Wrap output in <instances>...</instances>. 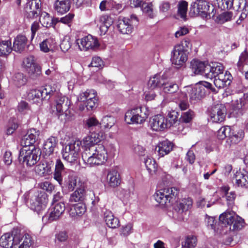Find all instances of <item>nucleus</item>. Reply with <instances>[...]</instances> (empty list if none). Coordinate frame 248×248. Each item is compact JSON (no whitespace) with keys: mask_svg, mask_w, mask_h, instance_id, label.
<instances>
[{"mask_svg":"<svg viewBox=\"0 0 248 248\" xmlns=\"http://www.w3.org/2000/svg\"><path fill=\"white\" fill-rule=\"evenodd\" d=\"M104 138L103 132H93L81 141L84 148L81 156L84 163L92 167L103 165L107 161L108 153L105 147L98 144Z\"/></svg>","mask_w":248,"mask_h":248,"instance_id":"obj_1","label":"nucleus"},{"mask_svg":"<svg viewBox=\"0 0 248 248\" xmlns=\"http://www.w3.org/2000/svg\"><path fill=\"white\" fill-rule=\"evenodd\" d=\"M30 235L6 233L0 238V246L4 248H29L32 244Z\"/></svg>","mask_w":248,"mask_h":248,"instance_id":"obj_2","label":"nucleus"},{"mask_svg":"<svg viewBox=\"0 0 248 248\" xmlns=\"http://www.w3.org/2000/svg\"><path fill=\"white\" fill-rule=\"evenodd\" d=\"M149 115V110L145 107H140L128 110L125 114L124 120L128 124H142Z\"/></svg>","mask_w":248,"mask_h":248,"instance_id":"obj_3","label":"nucleus"},{"mask_svg":"<svg viewBox=\"0 0 248 248\" xmlns=\"http://www.w3.org/2000/svg\"><path fill=\"white\" fill-rule=\"evenodd\" d=\"M41 155V151L38 148H22L19 151V159L27 166L32 167L40 160Z\"/></svg>","mask_w":248,"mask_h":248,"instance_id":"obj_4","label":"nucleus"},{"mask_svg":"<svg viewBox=\"0 0 248 248\" xmlns=\"http://www.w3.org/2000/svg\"><path fill=\"white\" fill-rule=\"evenodd\" d=\"M81 141L79 140L72 141L62 149L63 158L69 163L77 161L79 157Z\"/></svg>","mask_w":248,"mask_h":248,"instance_id":"obj_5","label":"nucleus"},{"mask_svg":"<svg viewBox=\"0 0 248 248\" xmlns=\"http://www.w3.org/2000/svg\"><path fill=\"white\" fill-rule=\"evenodd\" d=\"M171 112L174 113L171 114V130L173 132L176 133L178 132L182 131L184 128L183 124L181 122L186 123H189L192 118L193 112L192 111H188L186 112L183 113L179 120L178 119V112L174 110L171 111Z\"/></svg>","mask_w":248,"mask_h":248,"instance_id":"obj_6","label":"nucleus"},{"mask_svg":"<svg viewBox=\"0 0 248 248\" xmlns=\"http://www.w3.org/2000/svg\"><path fill=\"white\" fill-rule=\"evenodd\" d=\"M71 104L70 100L64 96H59L56 100L55 107L59 117H64V119H69L70 118L69 106ZM62 119V118H61Z\"/></svg>","mask_w":248,"mask_h":248,"instance_id":"obj_7","label":"nucleus"},{"mask_svg":"<svg viewBox=\"0 0 248 248\" xmlns=\"http://www.w3.org/2000/svg\"><path fill=\"white\" fill-rule=\"evenodd\" d=\"M76 43L80 50H96L100 46L97 38L91 35H88L80 39H77Z\"/></svg>","mask_w":248,"mask_h":248,"instance_id":"obj_8","label":"nucleus"},{"mask_svg":"<svg viewBox=\"0 0 248 248\" xmlns=\"http://www.w3.org/2000/svg\"><path fill=\"white\" fill-rule=\"evenodd\" d=\"M30 196L31 198L28 201V202L30 203V207L32 210L39 213L41 210L45 209L47 199L45 193L37 192Z\"/></svg>","mask_w":248,"mask_h":248,"instance_id":"obj_9","label":"nucleus"},{"mask_svg":"<svg viewBox=\"0 0 248 248\" xmlns=\"http://www.w3.org/2000/svg\"><path fill=\"white\" fill-rule=\"evenodd\" d=\"M232 113L235 117L242 116L248 108V94H245L244 96L235 101H232Z\"/></svg>","mask_w":248,"mask_h":248,"instance_id":"obj_10","label":"nucleus"},{"mask_svg":"<svg viewBox=\"0 0 248 248\" xmlns=\"http://www.w3.org/2000/svg\"><path fill=\"white\" fill-rule=\"evenodd\" d=\"M170 195L169 188L167 187L157 190L154 194V197L162 208L168 210L170 207Z\"/></svg>","mask_w":248,"mask_h":248,"instance_id":"obj_11","label":"nucleus"},{"mask_svg":"<svg viewBox=\"0 0 248 248\" xmlns=\"http://www.w3.org/2000/svg\"><path fill=\"white\" fill-rule=\"evenodd\" d=\"M227 109L224 105L217 104L212 107L210 112L211 120L214 123L223 122L226 115Z\"/></svg>","mask_w":248,"mask_h":248,"instance_id":"obj_12","label":"nucleus"},{"mask_svg":"<svg viewBox=\"0 0 248 248\" xmlns=\"http://www.w3.org/2000/svg\"><path fill=\"white\" fill-rule=\"evenodd\" d=\"M168 120L163 116L158 114L150 119L149 125L155 131H163L168 128Z\"/></svg>","mask_w":248,"mask_h":248,"instance_id":"obj_13","label":"nucleus"},{"mask_svg":"<svg viewBox=\"0 0 248 248\" xmlns=\"http://www.w3.org/2000/svg\"><path fill=\"white\" fill-rule=\"evenodd\" d=\"M194 7L196 8V10H200L201 15L207 19L214 16L213 6H210L205 0H197L194 2Z\"/></svg>","mask_w":248,"mask_h":248,"instance_id":"obj_14","label":"nucleus"},{"mask_svg":"<svg viewBox=\"0 0 248 248\" xmlns=\"http://www.w3.org/2000/svg\"><path fill=\"white\" fill-rule=\"evenodd\" d=\"M67 171V170L64 167L62 161L59 159H57L55 164V170L53 173V177L61 186H62L63 180L64 177H66L69 173Z\"/></svg>","mask_w":248,"mask_h":248,"instance_id":"obj_15","label":"nucleus"},{"mask_svg":"<svg viewBox=\"0 0 248 248\" xmlns=\"http://www.w3.org/2000/svg\"><path fill=\"white\" fill-rule=\"evenodd\" d=\"M39 135V131L32 128L28 130L25 135L22 139L21 144L23 148L34 147L33 144L37 140Z\"/></svg>","mask_w":248,"mask_h":248,"instance_id":"obj_16","label":"nucleus"},{"mask_svg":"<svg viewBox=\"0 0 248 248\" xmlns=\"http://www.w3.org/2000/svg\"><path fill=\"white\" fill-rule=\"evenodd\" d=\"M95 22L99 27L100 34L103 35L108 31V28L113 23V20L109 16L102 15L96 18Z\"/></svg>","mask_w":248,"mask_h":248,"instance_id":"obj_17","label":"nucleus"},{"mask_svg":"<svg viewBox=\"0 0 248 248\" xmlns=\"http://www.w3.org/2000/svg\"><path fill=\"white\" fill-rule=\"evenodd\" d=\"M25 8L26 16L29 18H33L38 16L41 5L40 0H28Z\"/></svg>","mask_w":248,"mask_h":248,"instance_id":"obj_18","label":"nucleus"},{"mask_svg":"<svg viewBox=\"0 0 248 248\" xmlns=\"http://www.w3.org/2000/svg\"><path fill=\"white\" fill-rule=\"evenodd\" d=\"M232 79V76L229 72L226 71L225 74H221L215 78L214 82L217 88L221 89L229 86Z\"/></svg>","mask_w":248,"mask_h":248,"instance_id":"obj_19","label":"nucleus"},{"mask_svg":"<svg viewBox=\"0 0 248 248\" xmlns=\"http://www.w3.org/2000/svg\"><path fill=\"white\" fill-rule=\"evenodd\" d=\"M192 204L193 201L190 198H185L179 201H177L173 209L178 213H182L190 209Z\"/></svg>","mask_w":248,"mask_h":248,"instance_id":"obj_20","label":"nucleus"},{"mask_svg":"<svg viewBox=\"0 0 248 248\" xmlns=\"http://www.w3.org/2000/svg\"><path fill=\"white\" fill-rule=\"evenodd\" d=\"M167 80L166 74L164 73L161 78L159 75L156 74L149 79L148 83V87L149 89L153 90L156 88L161 87L162 84H165V80Z\"/></svg>","mask_w":248,"mask_h":248,"instance_id":"obj_21","label":"nucleus"},{"mask_svg":"<svg viewBox=\"0 0 248 248\" xmlns=\"http://www.w3.org/2000/svg\"><path fill=\"white\" fill-rule=\"evenodd\" d=\"M119 31L123 34H130L132 32L133 27L130 19L127 17H124L119 19L117 25Z\"/></svg>","mask_w":248,"mask_h":248,"instance_id":"obj_22","label":"nucleus"},{"mask_svg":"<svg viewBox=\"0 0 248 248\" xmlns=\"http://www.w3.org/2000/svg\"><path fill=\"white\" fill-rule=\"evenodd\" d=\"M53 205V207L51 209L48 217V219L50 221L58 219L65 210V205L62 202Z\"/></svg>","mask_w":248,"mask_h":248,"instance_id":"obj_23","label":"nucleus"},{"mask_svg":"<svg viewBox=\"0 0 248 248\" xmlns=\"http://www.w3.org/2000/svg\"><path fill=\"white\" fill-rule=\"evenodd\" d=\"M58 146V140L55 137H51L44 144V152L46 155H52Z\"/></svg>","mask_w":248,"mask_h":248,"instance_id":"obj_24","label":"nucleus"},{"mask_svg":"<svg viewBox=\"0 0 248 248\" xmlns=\"http://www.w3.org/2000/svg\"><path fill=\"white\" fill-rule=\"evenodd\" d=\"M188 3L185 0L180 1L177 4V11L173 17L177 19L180 18L184 21L187 20V11Z\"/></svg>","mask_w":248,"mask_h":248,"instance_id":"obj_25","label":"nucleus"},{"mask_svg":"<svg viewBox=\"0 0 248 248\" xmlns=\"http://www.w3.org/2000/svg\"><path fill=\"white\" fill-rule=\"evenodd\" d=\"M189 93L190 100L194 102L201 100L206 95L203 88H201L198 84L190 90Z\"/></svg>","mask_w":248,"mask_h":248,"instance_id":"obj_26","label":"nucleus"},{"mask_svg":"<svg viewBox=\"0 0 248 248\" xmlns=\"http://www.w3.org/2000/svg\"><path fill=\"white\" fill-rule=\"evenodd\" d=\"M86 192L84 185H81L77 188L76 190L73 193L70 197L69 201L71 202H81L86 197Z\"/></svg>","mask_w":248,"mask_h":248,"instance_id":"obj_27","label":"nucleus"},{"mask_svg":"<svg viewBox=\"0 0 248 248\" xmlns=\"http://www.w3.org/2000/svg\"><path fill=\"white\" fill-rule=\"evenodd\" d=\"M70 8L69 0H57L54 4L55 11L60 15L68 12Z\"/></svg>","mask_w":248,"mask_h":248,"instance_id":"obj_28","label":"nucleus"},{"mask_svg":"<svg viewBox=\"0 0 248 248\" xmlns=\"http://www.w3.org/2000/svg\"><path fill=\"white\" fill-rule=\"evenodd\" d=\"M104 216L105 222L109 228H116L120 226L119 220L114 216L110 211L106 210Z\"/></svg>","mask_w":248,"mask_h":248,"instance_id":"obj_29","label":"nucleus"},{"mask_svg":"<svg viewBox=\"0 0 248 248\" xmlns=\"http://www.w3.org/2000/svg\"><path fill=\"white\" fill-rule=\"evenodd\" d=\"M235 217H237V215L235 212L232 211H227L220 215L219 220L225 226L227 225L230 227Z\"/></svg>","mask_w":248,"mask_h":248,"instance_id":"obj_30","label":"nucleus"},{"mask_svg":"<svg viewBox=\"0 0 248 248\" xmlns=\"http://www.w3.org/2000/svg\"><path fill=\"white\" fill-rule=\"evenodd\" d=\"M39 21L43 27L49 28L58 23L59 18H53L48 13L44 12L41 14Z\"/></svg>","mask_w":248,"mask_h":248,"instance_id":"obj_31","label":"nucleus"},{"mask_svg":"<svg viewBox=\"0 0 248 248\" xmlns=\"http://www.w3.org/2000/svg\"><path fill=\"white\" fill-rule=\"evenodd\" d=\"M216 66L210 65L207 67L208 69H207L209 72V75H207V78H214L218 76L221 74H223L224 71V67L221 63H216Z\"/></svg>","mask_w":248,"mask_h":248,"instance_id":"obj_32","label":"nucleus"},{"mask_svg":"<svg viewBox=\"0 0 248 248\" xmlns=\"http://www.w3.org/2000/svg\"><path fill=\"white\" fill-rule=\"evenodd\" d=\"M23 67L28 74L32 77L40 75L41 68L38 63H23Z\"/></svg>","mask_w":248,"mask_h":248,"instance_id":"obj_33","label":"nucleus"},{"mask_svg":"<svg viewBox=\"0 0 248 248\" xmlns=\"http://www.w3.org/2000/svg\"><path fill=\"white\" fill-rule=\"evenodd\" d=\"M107 181L111 187H115L121 183L120 174L116 170H112L107 175Z\"/></svg>","mask_w":248,"mask_h":248,"instance_id":"obj_34","label":"nucleus"},{"mask_svg":"<svg viewBox=\"0 0 248 248\" xmlns=\"http://www.w3.org/2000/svg\"><path fill=\"white\" fill-rule=\"evenodd\" d=\"M27 39L25 36L18 35L15 40L13 44V50L16 52L22 51L27 45Z\"/></svg>","mask_w":248,"mask_h":248,"instance_id":"obj_35","label":"nucleus"},{"mask_svg":"<svg viewBox=\"0 0 248 248\" xmlns=\"http://www.w3.org/2000/svg\"><path fill=\"white\" fill-rule=\"evenodd\" d=\"M190 63L191 68L195 74L204 75L206 77H207V75H209L208 71L207 70V69H208L207 67L209 66V64H205V63Z\"/></svg>","mask_w":248,"mask_h":248,"instance_id":"obj_36","label":"nucleus"},{"mask_svg":"<svg viewBox=\"0 0 248 248\" xmlns=\"http://www.w3.org/2000/svg\"><path fill=\"white\" fill-rule=\"evenodd\" d=\"M170 142L168 140H165L160 142L155 147V151L157 152L160 157H163L169 154L170 148Z\"/></svg>","mask_w":248,"mask_h":248,"instance_id":"obj_37","label":"nucleus"},{"mask_svg":"<svg viewBox=\"0 0 248 248\" xmlns=\"http://www.w3.org/2000/svg\"><path fill=\"white\" fill-rule=\"evenodd\" d=\"M86 211L85 205L81 203L76 204L73 205L69 210V215L72 217H80L83 215Z\"/></svg>","mask_w":248,"mask_h":248,"instance_id":"obj_38","label":"nucleus"},{"mask_svg":"<svg viewBox=\"0 0 248 248\" xmlns=\"http://www.w3.org/2000/svg\"><path fill=\"white\" fill-rule=\"evenodd\" d=\"M144 163L150 175H153L156 173L158 166L155 160L147 156L144 158Z\"/></svg>","mask_w":248,"mask_h":248,"instance_id":"obj_39","label":"nucleus"},{"mask_svg":"<svg viewBox=\"0 0 248 248\" xmlns=\"http://www.w3.org/2000/svg\"><path fill=\"white\" fill-rule=\"evenodd\" d=\"M81 102H85V101L93 100L94 101H97L98 98L97 97V93L93 89L87 90L85 92L81 93L80 95L79 98L78 99Z\"/></svg>","mask_w":248,"mask_h":248,"instance_id":"obj_40","label":"nucleus"},{"mask_svg":"<svg viewBox=\"0 0 248 248\" xmlns=\"http://www.w3.org/2000/svg\"><path fill=\"white\" fill-rule=\"evenodd\" d=\"M12 82L16 87L19 88L26 84L27 78L23 73L16 72L13 76Z\"/></svg>","mask_w":248,"mask_h":248,"instance_id":"obj_41","label":"nucleus"},{"mask_svg":"<svg viewBox=\"0 0 248 248\" xmlns=\"http://www.w3.org/2000/svg\"><path fill=\"white\" fill-rule=\"evenodd\" d=\"M229 189L230 188L228 186H223L221 188L222 192L226 197L228 207L232 208L234 204L236 194L234 191L229 192Z\"/></svg>","mask_w":248,"mask_h":248,"instance_id":"obj_42","label":"nucleus"},{"mask_svg":"<svg viewBox=\"0 0 248 248\" xmlns=\"http://www.w3.org/2000/svg\"><path fill=\"white\" fill-rule=\"evenodd\" d=\"M62 185L68 188L70 191H73L77 186L76 176L72 173H69L63 180Z\"/></svg>","mask_w":248,"mask_h":248,"instance_id":"obj_43","label":"nucleus"},{"mask_svg":"<svg viewBox=\"0 0 248 248\" xmlns=\"http://www.w3.org/2000/svg\"><path fill=\"white\" fill-rule=\"evenodd\" d=\"M55 46V41L52 38L46 39L40 44V49L44 52L52 51Z\"/></svg>","mask_w":248,"mask_h":248,"instance_id":"obj_44","label":"nucleus"},{"mask_svg":"<svg viewBox=\"0 0 248 248\" xmlns=\"http://www.w3.org/2000/svg\"><path fill=\"white\" fill-rule=\"evenodd\" d=\"M244 132L242 130H234L231 129V132L229 135V140L232 144H237L239 143L244 138Z\"/></svg>","mask_w":248,"mask_h":248,"instance_id":"obj_45","label":"nucleus"},{"mask_svg":"<svg viewBox=\"0 0 248 248\" xmlns=\"http://www.w3.org/2000/svg\"><path fill=\"white\" fill-rule=\"evenodd\" d=\"M12 50L10 41H2L0 42V56H5L11 53Z\"/></svg>","mask_w":248,"mask_h":248,"instance_id":"obj_46","label":"nucleus"},{"mask_svg":"<svg viewBox=\"0 0 248 248\" xmlns=\"http://www.w3.org/2000/svg\"><path fill=\"white\" fill-rule=\"evenodd\" d=\"M197 244V236L193 234L188 235L186 237L184 244H182V248H193Z\"/></svg>","mask_w":248,"mask_h":248,"instance_id":"obj_47","label":"nucleus"},{"mask_svg":"<svg viewBox=\"0 0 248 248\" xmlns=\"http://www.w3.org/2000/svg\"><path fill=\"white\" fill-rule=\"evenodd\" d=\"M244 219L237 215V217H235L232 224L230 225V230L233 231H239L244 227Z\"/></svg>","mask_w":248,"mask_h":248,"instance_id":"obj_48","label":"nucleus"},{"mask_svg":"<svg viewBox=\"0 0 248 248\" xmlns=\"http://www.w3.org/2000/svg\"><path fill=\"white\" fill-rule=\"evenodd\" d=\"M42 95L40 89H32L27 92V98L30 101L36 102L41 99Z\"/></svg>","mask_w":248,"mask_h":248,"instance_id":"obj_49","label":"nucleus"},{"mask_svg":"<svg viewBox=\"0 0 248 248\" xmlns=\"http://www.w3.org/2000/svg\"><path fill=\"white\" fill-rule=\"evenodd\" d=\"M41 93H46L45 100H49L51 96L55 94L56 89L50 85H46L44 88L40 89Z\"/></svg>","mask_w":248,"mask_h":248,"instance_id":"obj_50","label":"nucleus"},{"mask_svg":"<svg viewBox=\"0 0 248 248\" xmlns=\"http://www.w3.org/2000/svg\"><path fill=\"white\" fill-rule=\"evenodd\" d=\"M116 119L112 116H105L102 119V124L105 128L110 129L115 124Z\"/></svg>","mask_w":248,"mask_h":248,"instance_id":"obj_51","label":"nucleus"},{"mask_svg":"<svg viewBox=\"0 0 248 248\" xmlns=\"http://www.w3.org/2000/svg\"><path fill=\"white\" fill-rule=\"evenodd\" d=\"M231 128L229 126H225L221 127L217 131V137L219 140H224L228 137L231 132Z\"/></svg>","mask_w":248,"mask_h":248,"instance_id":"obj_52","label":"nucleus"},{"mask_svg":"<svg viewBox=\"0 0 248 248\" xmlns=\"http://www.w3.org/2000/svg\"><path fill=\"white\" fill-rule=\"evenodd\" d=\"M187 52L185 51H177L174 48L173 57L176 58V60L179 62H186L187 60Z\"/></svg>","mask_w":248,"mask_h":248,"instance_id":"obj_53","label":"nucleus"},{"mask_svg":"<svg viewBox=\"0 0 248 248\" xmlns=\"http://www.w3.org/2000/svg\"><path fill=\"white\" fill-rule=\"evenodd\" d=\"M50 167L48 166L46 163H40L38 164L35 169V172L40 175H43L46 173L50 171Z\"/></svg>","mask_w":248,"mask_h":248,"instance_id":"obj_54","label":"nucleus"},{"mask_svg":"<svg viewBox=\"0 0 248 248\" xmlns=\"http://www.w3.org/2000/svg\"><path fill=\"white\" fill-rule=\"evenodd\" d=\"M232 16V13L230 12H224L218 15L217 18V22L219 24H223L230 21Z\"/></svg>","mask_w":248,"mask_h":248,"instance_id":"obj_55","label":"nucleus"},{"mask_svg":"<svg viewBox=\"0 0 248 248\" xmlns=\"http://www.w3.org/2000/svg\"><path fill=\"white\" fill-rule=\"evenodd\" d=\"M101 124L94 117H90L86 121L85 123V126L88 129L93 130L94 127H100Z\"/></svg>","mask_w":248,"mask_h":248,"instance_id":"obj_56","label":"nucleus"},{"mask_svg":"<svg viewBox=\"0 0 248 248\" xmlns=\"http://www.w3.org/2000/svg\"><path fill=\"white\" fill-rule=\"evenodd\" d=\"M142 12L146 14L150 18H154L155 15L153 13L152 4L151 3H143L140 6Z\"/></svg>","mask_w":248,"mask_h":248,"instance_id":"obj_57","label":"nucleus"},{"mask_svg":"<svg viewBox=\"0 0 248 248\" xmlns=\"http://www.w3.org/2000/svg\"><path fill=\"white\" fill-rule=\"evenodd\" d=\"M246 177L248 178V172L245 170H243L242 171H236L234 174V177L236 181L237 185L239 186L243 178Z\"/></svg>","mask_w":248,"mask_h":248,"instance_id":"obj_58","label":"nucleus"},{"mask_svg":"<svg viewBox=\"0 0 248 248\" xmlns=\"http://www.w3.org/2000/svg\"><path fill=\"white\" fill-rule=\"evenodd\" d=\"M83 105L79 106V109L81 111L85 110V108L88 111L93 110L95 108L96 104L97 101H94L93 100L85 101L84 102Z\"/></svg>","mask_w":248,"mask_h":248,"instance_id":"obj_59","label":"nucleus"},{"mask_svg":"<svg viewBox=\"0 0 248 248\" xmlns=\"http://www.w3.org/2000/svg\"><path fill=\"white\" fill-rule=\"evenodd\" d=\"M218 7L223 10L231 9L233 7L232 0H217Z\"/></svg>","mask_w":248,"mask_h":248,"instance_id":"obj_60","label":"nucleus"},{"mask_svg":"<svg viewBox=\"0 0 248 248\" xmlns=\"http://www.w3.org/2000/svg\"><path fill=\"white\" fill-rule=\"evenodd\" d=\"M186 94L182 92L171 93V101L177 104L179 101L183 99L186 98Z\"/></svg>","mask_w":248,"mask_h":248,"instance_id":"obj_61","label":"nucleus"},{"mask_svg":"<svg viewBox=\"0 0 248 248\" xmlns=\"http://www.w3.org/2000/svg\"><path fill=\"white\" fill-rule=\"evenodd\" d=\"M191 45L188 40H184L182 42L181 45H178L174 48L177 51H185L187 52L189 49H190Z\"/></svg>","mask_w":248,"mask_h":248,"instance_id":"obj_62","label":"nucleus"},{"mask_svg":"<svg viewBox=\"0 0 248 248\" xmlns=\"http://www.w3.org/2000/svg\"><path fill=\"white\" fill-rule=\"evenodd\" d=\"M71 46V43L69 37H65L62 41L60 47L62 51L66 52L68 51Z\"/></svg>","mask_w":248,"mask_h":248,"instance_id":"obj_63","label":"nucleus"},{"mask_svg":"<svg viewBox=\"0 0 248 248\" xmlns=\"http://www.w3.org/2000/svg\"><path fill=\"white\" fill-rule=\"evenodd\" d=\"M131 194V192L129 189H119L118 192V195L120 198L123 200V201H128L130 199Z\"/></svg>","mask_w":248,"mask_h":248,"instance_id":"obj_64","label":"nucleus"}]
</instances>
